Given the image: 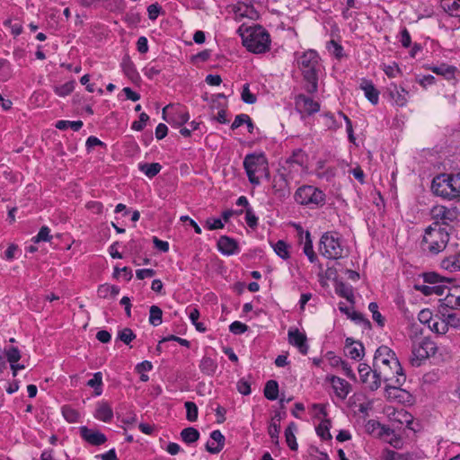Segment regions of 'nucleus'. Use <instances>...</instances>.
<instances>
[{
	"instance_id": "f257e3e1",
	"label": "nucleus",
	"mask_w": 460,
	"mask_h": 460,
	"mask_svg": "<svg viewBox=\"0 0 460 460\" xmlns=\"http://www.w3.org/2000/svg\"><path fill=\"white\" fill-rule=\"evenodd\" d=\"M405 380L406 376L395 353L387 346H380L374 356L372 381L368 384V388L376 391L384 381L392 384L387 387L397 389Z\"/></svg>"
},
{
	"instance_id": "f03ea898",
	"label": "nucleus",
	"mask_w": 460,
	"mask_h": 460,
	"mask_svg": "<svg viewBox=\"0 0 460 460\" xmlns=\"http://www.w3.org/2000/svg\"><path fill=\"white\" fill-rule=\"evenodd\" d=\"M297 65L302 72L305 90L308 93H316L321 67L318 53L314 49L305 51L298 57Z\"/></svg>"
},
{
	"instance_id": "7ed1b4c3",
	"label": "nucleus",
	"mask_w": 460,
	"mask_h": 460,
	"mask_svg": "<svg viewBox=\"0 0 460 460\" xmlns=\"http://www.w3.org/2000/svg\"><path fill=\"white\" fill-rule=\"evenodd\" d=\"M431 190L437 196L447 199L460 198V172L455 174H440L431 183Z\"/></svg>"
},
{
	"instance_id": "20e7f679",
	"label": "nucleus",
	"mask_w": 460,
	"mask_h": 460,
	"mask_svg": "<svg viewBox=\"0 0 460 460\" xmlns=\"http://www.w3.org/2000/svg\"><path fill=\"white\" fill-rule=\"evenodd\" d=\"M243 46L251 52L261 54L270 49V39L261 26L249 27L242 33Z\"/></svg>"
},
{
	"instance_id": "39448f33",
	"label": "nucleus",
	"mask_w": 460,
	"mask_h": 460,
	"mask_svg": "<svg viewBox=\"0 0 460 460\" xmlns=\"http://www.w3.org/2000/svg\"><path fill=\"white\" fill-rule=\"evenodd\" d=\"M449 241L447 228L427 227L422 239V249L429 255H437L445 250Z\"/></svg>"
},
{
	"instance_id": "423d86ee",
	"label": "nucleus",
	"mask_w": 460,
	"mask_h": 460,
	"mask_svg": "<svg viewBox=\"0 0 460 460\" xmlns=\"http://www.w3.org/2000/svg\"><path fill=\"white\" fill-rule=\"evenodd\" d=\"M243 167L249 181L253 185L260 184V176L269 177L268 161L263 154H249L244 157Z\"/></svg>"
},
{
	"instance_id": "0eeeda50",
	"label": "nucleus",
	"mask_w": 460,
	"mask_h": 460,
	"mask_svg": "<svg viewBox=\"0 0 460 460\" xmlns=\"http://www.w3.org/2000/svg\"><path fill=\"white\" fill-rule=\"evenodd\" d=\"M325 198L322 190L312 185L299 187L294 195L296 203L310 208L323 207L325 204Z\"/></svg>"
},
{
	"instance_id": "6e6552de",
	"label": "nucleus",
	"mask_w": 460,
	"mask_h": 460,
	"mask_svg": "<svg viewBox=\"0 0 460 460\" xmlns=\"http://www.w3.org/2000/svg\"><path fill=\"white\" fill-rule=\"evenodd\" d=\"M320 253L327 259L337 260L342 257L343 248L333 233H324L319 243Z\"/></svg>"
},
{
	"instance_id": "1a4fd4ad",
	"label": "nucleus",
	"mask_w": 460,
	"mask_h": 460,
	"mask_svg": "<svg viewBox=\"0 0 460 460\" xmlns=\"http://www.w3.org/2000/svg\"><path fill=\"white\" fill-rule=\"evenodd\" d=\"M430 215L433 223L429 227L432 228H447L457 217L456 208H447L442 205L433 207Z\"/></svg>"
},
{
	"instance_id": "9d476101",
	"label": "nucleus",
	"mask_w": 460,
	"mask_h": 460,
	"mask_svg": "<svg viewBox=\"0 0 460 460\" xmlns=\"http://www.w3.org/2000/svg\"><path fill=\"white\" fill-rule=\"evenodd\" d=\"M163 119L174 127H181L190 119L189 112L182 107L167 105L163 110Z\"/></svg>"
},
{
	"instance_id": "9b49d317",
	"label": "nucleus",
	"mask_w": 460,
	"mask_h": 460,
	"mask_svg": "<svg viewBox=\"0 0 460 460\" xmlns=\"http://www.w3.org/2000/svg\"><path fill=\"white\" fill-rule=\"evenodd\" d=\"M436 352V344L429 340H424L418 346L413 347L411 364L413 366H420V360L435 355Z\"/></svg>"
},
{
	"instance_id": "f8f14e48",
	"label": "nucleus",
	"mask_w": 460,
	"mask_h": 460,
	"mask_svg": "<svg viewBox=\"0 0 460 460\" xmlns=\"http://www.w3.org/2000/svg\"><path fill=\"white\" fill-rule=\"evenodd\" d=\"M295 104L297 111L307 115H312L320 110V104L317 102L303 93L296 96Z\"/></svg>"
},
{
	"instance_id": "ddd939ff",
	"label": "nucleus",
	"mask_w": 460,
	"mask_h": 460,
	"mask_svg": "<svg viewBox=\"0 0 460 460\" xmlns=\"http://www.w3.org/2000/svg\"><path fill=\"white\" fill-rule=\"evenodd\" d=\"M385 94L400 107L406 105L409 96V93L404 88L394 83L387 86Z\"/></svg>"
},
{
	"instance_id": "4468645a",
	"label": "nucleus",
	"mask_w": 460,
	"mask_h": 460,
	"mask_svg": "<svg viewBox=\"0 0 460 460\" xmlns=\"http://www.w3.org/2000/svg\"><path fill=\"white\" fill-rule=\"evenodd\" d=\"M217 249L224 255H233L240 252L238 243L234 238L222 235L217 241Z\"/></svg>"
},
{
	"instance_id": "2eb2a0df",
	"label": "nucleus",
	"mask_w": 460,
	"mask_h": 460,
	"mask_svg": "<svg viewBox=\"0 0 460 460\" xmlns=\"http://www.w3.org/2000/svg\"><path fill=\"white\" fill-rule=\"evenodd\" d=\"M288 341L291 345L296 347L300 353L307 354L309 347L306 342V336L300 332L298 329L288 331Z\"/></svg>"
},
{
	"instance_id": "dca6fc26",
	"label": "nucleus",
	"mask_w": 460,
	"mask_h": 460,
	"mask_svg": "<svg viewBox=\"0 0 460 460\" xmlns=\"http://www.w3.org/2000/svg\"><path fill=\"white\" fill-rule=\"evenodd\" d=\"M446 296L440 299L441 305L451 308L460 309V287L448 288L446 287Z\"/></svg>"
},
{
	"instance_id": "f3484780",
	"label": "nucleus",
	"mask_w": 460,
	"mask_h": 460,
	"mask_svg": "<svg viewBox=\"0 0 460 460\" xmlns=\"http://www.w3.org/2000/svg\"><path fill=\"white\" fill-rule=\"evenodd\" d=\"M80 434L85 441L93 446L102 445L107 440L103 433L88 429L87 427H81Z\"/></svg>"
},
{
	"instance_id": "a211bd4d",
	"label": "nucleus",
	"mask_w": 460,
	"mask_h": 460,
	"mask_svg": "<svg viewBox=\"0 0 460 460\" xmlns=\"http://www.w3.org/2000/svg\"><path fill=\"white\" fill-rule=\"evenodd\" d=\"M331 382L337 396L344 399L349 392V385L347 381L335 376L327 377Z\"/></svg>"
},
{
	"instance_id": "6ab92c4d",
	"label": "nucleus",
	"mask_w": 460,
	"mask_h": 460,
	"mask_svg": "<svg viewBox=\"0 0 460 460\" xmlns=\"http://www.w3.org/2000/svg\"><path fill=\"white\" fill-rule=\"evenodd\" d=\"M299 230L301 233V241L304 243L303 252L307 256L309 261L314 263V262L317 261L318 258H317V255L315 254L314 248H313V242L311 239V234H310L309 231H306L305 233V236H303L304 233H303L302 228L299 227Z\"/></svg>"
},
{
	"instance_id": "aec40b11",
	"label": "nucleus",
	"mask_w": 460,
	"mask_h": 460,
	"mask_svg": "<svg viewBox=\"0 0 460 460\" xmlns=\"http://www.w3.org/2000/svg\"><path fill=\"white\" fill-rule=\"evenodd\" d=\"M360 89L364 92L366 98L372 104H376L378 102L379 92L376 89L371 81L363 79L360 83Z\"/></svg>"
},
{
	"instance_id": "412c9836",
	"label": "nucleus",
	"mask_w": 460,
	"mask_h": 460,
	"mask_svg": "<svg viewBox=\"0 0 460 460\" xmlns=\"http://www.w3.org/2000/svg\"><path fill=\"white\" fill-rule=\"evenodd\" d=\"M346 350L352 359H359L364 355L363 344L359 341H354L351 338L346 339Z\"/></svg>"
},
{
	"instance_id": "4be33fe9",
	"label": "nucleus",
	"mask_w": 460,
	"mask_h": 460,
	"mask_svg": "<svg viewBox=\"0 0 460 460\" xmlns=\"http://www.w3.org/2000/svg\"><path fill=\"white\" fill-rule=\"evenodd\" d=\"M210 438L213 441L217 442L216 447H211L209 441L206 444V450L210 454H218L225 446V436L221 433L220 430H213L210 433Z\"/></svg>"
},
{
	"instance_id": "5701e85b",
	"label": "nucleus",
	"mask_w": 460,
	"mask_h": 460,
	"mask_svg": "<svg viewBox=\"0 0 460 460\" xmlns=\"http://www.w3.org/2000/svg\"><path fill=\"white\" fill-rule=\"evenodd\" d=\"M447 318L448 321L456 319L454 314H448ZM433 320L434 321H432L429 326L432 332L438 334H445L447 332L449 322L441 319L438 315H435Z\"/></svg>"
},
{
	"instance_id": "b1692460",
	"label": "nucleus",
	"mask_w": 460,
	"mask_h": 460,
	"mask_svg": "<svg viewBox=\"0 0 460 460\" xmlns=\"http://www.w3.org/2000/svg\"><path fill=\"white\" fill-rule=\"evenodd\" d=\"M94 417L103 422H110L113 418L111 407L108 402H100L95 410Z\"/></svg>"
},
{
	"instance_id": "393cba45",
	"label": "nucleus",
	"mask_w": 460,
	"mask_h": 460,
	"mask_svg": "<svg viewBox=\"0 0 460 460\" xmlns=\"http://www.w3.org/2000/svg\"><path fill=\"white\" fill-rule=\"evenodd\" d=\"M441 267L450 272L460 271V252L444 258Z\"/></svg>"
},
{
	"instance_id": "a878e982",
	"label": "nucleus",
	"mask_w": 460,
	"mask_h": 460,
	"mask_svg": "<svg viewBox=\"0 0 460 460\" xmlns=\"http://www.w3.org/2000/svg\"><path fill=\"white\" fill-rule=\"evenodd\" d=\"M440 6L449 15L460 18V0H441Z\"/></svg>"
},
{
	"instance_id": "bb28decb",
	"label": "nucleus",
	"mask_w": 460,
	"mask_h": 460,
	"mask_svg": "<svg viewBox=\"0 0 460 460\" xmlns=\"http://www.w3.org/2000/svg\"><path fill=\"white\" fill-rule=\"evenodd\" d=\"M3 356L6 358L7 362L10 364L17 363L22 358L20 349L14 346L6 347L4 349L0 348V358Z\"/></svg>"
},
{
	"instance_id": "cd10ccee",
	"label": "nucleus",
	"mask_w": 460,
	"mask_h": 460,
	"mask_svg": "<svg viewBox=\"0 0 460 460\" xmlns=\"http://www.w3.org/2000/svg\"><path fill=\"white\" fill-rule=\"evenodd\" d=\"M199 369L207 376H213L217 369V364L213 358L203 357L200 360Z\"/></svg>"
},
{
	"instance_id": "c85d7f7f",
	"label": "nucleus",
	"mask_w": 460,
	"mask_h": 460,
	"mask_svg": "<svg viewBox=\"0 0 460 460\" xmlns=\"http://www.w3.org/2000/svg\"><path fill=\"white\" fill-rule=\"evenodd\" d=\"M335 291L340 296L346 298L349 302H353L354 295L351 286L342 281H337L335 284Z\"/></svg>"
},
{
	"instance_id": "c756f323",
	"label": "nucleus",
	"mask_w": 460,
	"mask_h": 460,
	"mask_svg": "<svg viewBox=\"0 0 460 460\" xmlns=\"http://www.w3.org/2000/svg\"><path fill=\"white\" fill-rule=\"evenodd\" d=\"M181 438L185 443L191 444L199 440V432L193 427H188L181 431Z\"/></svg>"
},
{
	"instance_id": "7c9ffc66",
	"label": "nucleus",
	"mask_w": 460,
	"mask_h": 460,
	"mask_svg": "<svg viewBox=\"0 0 460 460\" xmlns=\"http://www.w3.org/2000/svg\"><path fill=\"white\" fill-rule=\"evenodd\" d=\"M264 396L270 400L274 401L279 397V384L275 380H269L264 387Z\"/></svg>"
},
{
	"instance_id": "2f4dec72",
	"label": "nucleus",
	"mask_w": 460,
	"mask_h": 460,
	"mask_svg": "<svg viewBox=\"0 0 460 460\" xmlns=\"http://www.w3.org/2000/svg\"><path fill=\"white\" fill-rule=\"evenodd\" d=\"M139 170L145 173L148 178H153L158 174L162 169V166L158 163L152 164H139Z\"/></svg>"
},
{
	"instance_id": "473e14b6",
	"label": "nucleus",
	"mask_w": 460,
	"mask_h": 460,
	"mask_svg": "<svg viewBox=\"0 0 460 460\" xmlns=\"http://www.w3.org/2000/svg\"><path fill=\"white\" fill-rule=\"evenodd\" d=\"M296 429V426L294 422H291L285 430L286 442L291 450L297 449V443L294 431Z\"/></svg>"
},
{
	"instance_id": "72a5a7b5",
	"label": "nucleus",
	"mask_w": 460,
	"mask_h": 460,
	"mask_svg": "<svg viewBox=\"0 0 460 460\" xmlns=\"http://www.w3.org/2000/svg\"><path fill=\"white\" fill-rule=\"evenodd\" d=\"M97 292L98 296L102 298H107L109 296L115 297L119 293V288L117 286L104 284L99 287Z\"/></svg>"
},
{
	"instance_id": "f704fd0d",
	"label": "nucleus",
	"mask_w": 460,
	"mask_h": 460,
	"mask_svg": "<svg viewBox=\"0 0 460 460\" xmlns=\"http://www.w3.org/2000/svg\"><path fill=\"white\" fill-rule=\"evenodd\" d=\"M331 421L327 419H324L321 421V423L316 428V433L319 437L323 440L332 439V435L330 433Z\"/></svg>"
},
{
	"instance_id": "c9c22d12",
	"label": "nucleus",
	"mask_w": 460,
	"mask_h": 460,
	"mask_svg": "<svg viewBox=\"0 0 460 460\" xmlns=\"http://www.w3.org/2000/svg\"><path fill=\"white\" fill-rule=\"evenodd\" d=\"M271 246L276 254L281 259L287 260L289 258L288 244L285 241L279 240L274 244H271Z\"/></svg>"
},
{
	"instance_id": "e433bc0d",
	"label": "nucleus",
	"mask_w": 460,
	"mask_h": 460,
	"mask_svg": "<svg viewBox=\"0 0 460 460\" xmlns=\"http://www.w3.org/2000/svg\"><path fill=\"white\" fill-rule=\"evenodd\" d=\"M163 311L157 305H152L149 309V323L153 326H158L162 323Z\"/></svg>"
},
{
	"instance_id": "4c0bfd02",
	"label": "nucleus",
	"mask_w": 460,
	"mask_h": 460,
	"mask_svg": "<svg viewBox=\"0 0 460 460\" xmlns=\"http://www.w3.org/2000/svg\"><path fill=\"white\" fill-rule=\"evenodd\" d=\"M83 121L76 120V121H69V120H58L56 123V128L60 130H66L67 128H71L74 131H78L83 127Z\"/></svg>"
},
{
	"instance_id": "58836bf2",
	"label": "nucleus",
	"mask_w": 460,
	"mask_h": 460,
	"mask_svg": "<svg viewBox=\"0 0 460 460\" xmlns=\"http://www.w3.org/2000/svg\"><path fill=\"white\" fill-rule=\"evenodd\" d=\"M417 289L421 291L425 296H429L431 294H437V295H443L446 291V287L441 285H436V286H418Z\"/></svg>"
},
{
	"instance_id": "ea45409f",
	"label": "nucleus",
	"mask_w": 460,
	"mask_h": 460,
	"mask_svg": "<svg viewBox=\"0 0 460 460\" xmlns=\"http://www.w3.org/2000/svg\"><path fill=\"white\" fill-rule=\"evenodd\" d=\"M326 48L330 54L334 56L337 59H341L344 56L343 48L341 44L336 42L334 40H332L327 42Z\"/></svg>"
},
{
	"instance_id": "a19ab883",
	"label": "nucleus",
	"mask_w": 460,
	"mask_h": 460,
	"mask_svg": "<svg viewBox=\"0 0 460 460\" xmlns=\"http://www.w3.org/2000/svg\"><path fill=\"white\" fill-rule=\"evenodd\" d=\"M75 84V81H69L65 83L64 84L55 86L54 92L57 95L60 97H65L74 91Z\"/></svg>"
},
{
	"instance_id": "79ce46f5",
	"label": "nucleus",
	"mask_w": 460,
	"mask_h": 460,
	"mask_svg": "<svg viewBox=\"0 0 460 460\" xmlns=\"http://www.w3.org/2000/svg\"><path fill=\"white\" fill-rule=\"evenodd\" d=\"M430 69L435 74L440 75H444V76H446L447 78H450V77L454 76V74H455V71H456V68L454 66H447L446 64H442L440 66H432V67H430Z\"/></svg>"
},
{
	"instance_id": "37998d69",
	"label": "nucleus",
	"mask_w": 460,
	"mask_h": 460,
	"mask_svg": "<svg viewBox=\"0 0 460 460\" xmlns=\"http://www.w3.org/2000/svg\"><path fill=\"white\" fill-rule=\"evenodd\" d=\"M358 370L361 382L368 386V384L372 381V379L369 380L368 377L371 372L373 373V367H369L367 364L360 363Z\"/></svg>"
},
{
	"instance_id": "c03bdc74",
	"label": "nucleus",
	"mask_w": 460,
	"mask_h": 460,
	"mask_svg": "<svg viewBox=\"0 0 460 460\" xmlns=\"http://www.w3.org/2000/svg\"><path fill=\"white\" fill-rule=\"evenodd\" d=\"M186 409V419L189 421H196L198 419V406L195 402L188 401L184 403Z\"/></svg>"
},
{
	"instance_id": "a18cd8bd",
	"label": "nucleus",
	"mask_w": 460,
	"mask_h": 460,
	"mask_svg": "<svg viewBox=\"0 0 460 460\" xmlns=\"http://www.w3.org/2000/svg\"><path fill=\"white\" fill-rule=\"evenodd\" d=\"M102 375L101 372L94 373L93 378L87 382L88 386L94 388L96 395L102 394Z\"/></svg>"
},
{
	"instance_id": "49530a36",
	"label": "nucleus",
	"mask_w": 460,
	"mask_h": 460,
	"mask_svg": "<svg viewBox=\"0 0 460 460\" xmlns=\"http://www.w3.org/2000/svg\"><path fill=\"white\" fill-rule=\"evenodd\" d=\"M62 414L70 423L76 422L79 418L78 411L67 405L62 407Z\"/></svg>"
},
{
	"instance_id": "de8ad7c7",
	"label": "nucleus",
	"mask_w": 460,
	"mask_h": 460,
	"mask_svg": "<svg viewBox=\"0 0 460 460\" xmlns=\"http://www.w3.org/2000/svg\"><path fill=\"white\" fill-rule=\"evenodd\" d=\"M52 236L50 235V229L44 226H42L38 234L32 237V242L38 243L40 242H49Z\"/></svg>"
},
{
	"instance_id": "09e8293b",
	"label": "nucleus",
	"mask_w": 460,
	"mask_h": 460,
	"mask_svg": "<svg viewBox=\"0 0 460 460\" xmlns=\"http://www.w3.org/2000/svg\"><path fill=\"white\" fill-rule=\"evenodd\" d=\"M190 320L193 325H195L196 330L200 332H206V327L202 323L198 322L199 317V311L197 308H192L189 314Z\"/></svg>"
},
{
	"instance_id": "8fccbe9b",
	"label": "nucleus",
	"mask_w": 460,
	"mask_h": 460,
	"mask_svg": "<svg viewBox=\"0 0 460 460\" xmlns=\"http://www.w3.org/2000/svg\"><path fill=\"white\" fill-rule=\"evenodd\" d=\"M368 309L372 313L373 320L376 322L379 326H384L385 319L378 311V305L376 302H371L368 305Z\"/></svg>"
},
{
	"instance_id": "3c124183",
	"label": "nucleus",
	"mask_w": 460,
	"mask_h": 460,
	"mask_svg": "<svg viewBox=\"0 0 460 460\" xmlns=\"http://www.w3.org/2000/svg\"><path fill=\"white\" fill-rule=\"evenodd\" d=\"M136 338L135 333L130 328H124L118 333V339L125 344H129Z\"/></svg>"
},
{
	"instance_id": "603ef678",
	"label": "nucleus",
	"mask_w": 460,
	"mask_h": 460,
	"mask_svg": "<svg viewBox=\"0 0 460 460\" xmlns=\"http://www.w3.org/2000/svg\"><path fill=\"white\" fill-rule=\"evenodd\" d=\"M435 316H433L432 312L429 309H423L421 310L418 314L419 321L427 325L428 327L431 323L432 321H434Z\"/></svg>"
},
{
	"instance_id": "864d4df0",
	"label": "nucleus",
	"mask_w": 460,
	"mask_h": 460,
	"mask_svg": "<svg viewBox=\"0 0 460 460\" xmlns=\"http://www.w3.org/2000/svg\"><path fill=\"white\" fill-rule=\"evenodd\" d=\"M242 100L248 104H253L256 102V96L251 93L248 84H245L243 86Z\"/></svg>"
},
{
	"instance_id": "5fc2aeb1",
	"label": "nucleus",
	"mask_w": 460,
	"mask_h": 460,
	"mask_svg": "<svg viewBox=\"0 0 460 460\" xmlns=\"http://www.w3.org/2000/svg\"><path fill=\"white\" fill-rule=\"evenodd\" d=\"M324 126L331 130H336L341 127V123H338L334 116L331 113L324 115Z\"/></svg>"
},
{
	"instance_id": "6e6d98bb",
	"label": "nucleus",
	"mask_w": 460,
	"mask_h": 460,
	"mask_svg": "<svg viewBox=\"0 0 460 460\" xmlns=\"http://www.w3.org/2000/svg\"><path fill=\"white\" fill-rule=\"evenodd\" d=\"M149 116L146 113L142 112L139 115V120L134 121L131 125V128L136 131H141L145 128Z\"/></svg>"
},
{
	"instance_id": "4d7b16f0",
	"label": "nucleus",
	"mask_w": 460,
	"mask_h": 460,
	"mask_svg": "<svg viewBox=\"0 0 460 460\" xmlns=\"http://www.w3.org/2000/svg\"><path fill=\"white\" fill-rule=\"evenodd\" d=\"M248 330V326L239 321L233 322L229 326V331L236 335L242 334Z\"/></svg>"
},
{
	"instance_id": "13d9d810",
	"label": "nucleus",
	"mask_w": 460,
	"mask_h": 460,
	"mask_svg": "<svg viewBox=\"0 0 460 460\" xmlns=\"http://www.w3.org/2000/svg\"><path fill=\"white\" fill-rule=\"evenodd\" d=\"M245 221L251 228H254L258 225V217L251 208H247L245 210Z\"/></svg>"
},
{
	"instance_id": "bf43d9fd",
	"label": "nucleus",
	"mask_w": 460,
	"mask_h": 460,
	"mask_svg": "<svg viewBox=\"0 0 460 460\" xmlns=\"http://www.w3.org/2000/svg\"><path fill=\"white\" fill-rule=\"evenodd\" d=\"M237 390L240 394L243 395H248L251 394V385L250 383L244 379H241L237 383Z\"/></svg>"
},
{
	"instance_id": "052dcab7",
	"label": "nucleus",
	"mask_w": 460,
	"mask_h": 460,
	"mask_svg": "<svg viewBox=\"0 0 460 460\" xmlns=\"http://www.w3.org/2000/svg\"><path fill=\"white\" fill-rule=\"evenodd\" d=\"M206 225L209 230L222 229L224 223L220 218H208Z\"/></svg>"
},
{
	"instance_id": "680f3d73",
	"label": "nucleus",
	"mask_w": 460,
	"mask_h": 460,
	"mask_svg": "<svg viewBox=\"0 0 460 460\" xmlns=\"http://www.w3.org/2000/svg\"><path fill=\"white\" fill-rule=\"evenodd\" d=\"M248 120V115L242 113L235 116L234 122L231 125V129L234 130L241 127L243 124H245V121Z\"/></svg>"
},
{
	"instance_id": "e2e57ef3",
	"label": "nucleus",
	"mask_w": 460,
	"mask_h": 460,
	"mask_svg": "<svg viewBox=\"0 0 460 460\" xmlns=\"http://www.w3.org/2000/svg\"><path fill=\"white\" fill-rule=\"evenodd\" d=\"M161 6L158 4H152L147 7L148 17L150 20H155L161 11Z\"/></svg>"
},
{
	"instance_id": "0e129e2a",
	"label": "nucleus",
	"mask_w": 460,
	"mask_h": 460,
	"mask_svg": "<svg viewBox=\"0 0 460 460\" xmlns=\"http://www.w3.org/2000/svg\"><path fill=\"white\" fill-rule=\"evenodd\" d=\"M137 49L141 54H145L148 51V41L145 36L138 38L137 41Z\"/></svg>"
},
{
	"instance_id": "69168bd1",
	"label": "nucleus",
	"mask_w": 460,
	"mask_h": 460,
	"mask_svg": "<svg viewBox=\"0 0 460 460\" xmlns=\"http://www.w3.org/2000/svg\"><path fill=\"white\" fill-rule=\"evenodd\" d=\"M155 275V270L153 269H142L136 271V276L138 279H144L146 278H152Z\"/></svg>"
},
{
	"instance_id": "338daca9",
	"label": "nucleus",
	"mask_w": 460,
	"mask_h": 460,
	"mask_svg": "<svg viewBox=\"0 0 460 460\" xmlns=\"http://www.w3.org/2000/svg\"><path fill=\"white\" fill-rule=\"evenodd\" d=\"M349 317L355 321L356 323H364V324H367V325H370V322L366 319L364 317V315L361 314V313H358V312H356V311H353L352 313H350V314L349 315Z\"/></svg>"
},
{
	"instance_id": "774afa93",
	"label": "nucleus",
	"mask_w": 460,
	"mask_h": 460,
	"mask_svg": "<svg viewBox=\"0 0 460 460\" xmlns=\"http://www.w3.org/2000/svg\"><path fill=\"white\" fill-rule=\"evenodd\" d=\"M382 457H383V460H399V458L401 457V453H398V452H395V451H393L390 449H385L383 452Z\"/></svg>"
}]
</instances>
